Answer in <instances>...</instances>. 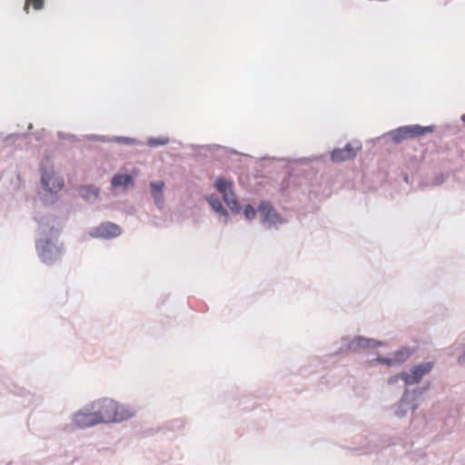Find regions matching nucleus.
I'll list each match as a JSON object with an SVG mask.
<instances>
[{"mask_svg":"<svg viewBox=\"0 0 465 465\" xmlns=\"http://www.w3.org/2000/svg\"><path fill=\"white\" fill-rule=\"evenodd\" d=\"M101 423L121 421L131 418L134 411L111 399H100L92 403Z\"/></svg>","mask_w":465,"mask_h":465,"instance_id":"obj_1","label":"nucleus"},{"mask_svg":"<svg viewBox=\"0 0 465 465\" xmlns=\"http://www.w3.org/2000/svg\"><path fill=\"white\" fill-rule=\"evenodd\" d=\"M217 191L223 195L224 203L234 213H238L240 210L238 201L232 191V183L224 179L218 178L214 183Z\"/></svg>","mask_w":465,"mask_h":465,"instance_id":"obj_2","label":"nucleus"},{"mask_svg":"<svg viewBox=\"0 0 465 465\" xmlns=\"http://www.w3.org/2000/svg\"><path fill=\"white\" fill-rule=\"evenodd\" d=\"M42 185L50 193H57L64 186V181L54 172L53 167L43 165L42 169Z\"/></svg>","mask_w":465,"mask_h":465,"instance_id":"obj_3","label":"nucleus"},{"mask_svg":"<svg viewBox=\"0 0 465 465\" xmlns=\"http://www.w3.org/2000/svg\"><path fill=\"white\" fill-rule=\"evenodd\" d=\"M432 367H433V365L431 362H425V363L414 366L411 370L410 373L402 372V373L399 374L398 376H396L395 378L396 379L400 378V379L403 380L407 385L418 383L424 375H426L427 373H429L431 371Z\"/></svg>","mask_w":465,"mask_h":465,"instance_id":"obj_4","label":"nucleus"},{"mask_svg":"<svg viewBox=\"0 0 465 465\" xmlns=\"http://www.w3.org/2000/svg\"><path fill=\"white\" fill-rule=\"evenodd\" d=\"M74 423L78 428H85L101 422L91 404L74 414Z\"/></svg>","mask_w":465,"mask_h":465,"instance_id":"obj_5","label":"nucleus"},{"mask_svg":"<svg viewBox=\"0 0 465 465\" xmlns=\"http://www.w3.org/2000/svg\"><path fill=\"white\" fill-rule=\"evenodd\" d=\"M61 248L53 244L49 241L45 242V243L41 247L40 258L45 263L55 262L61 257Z\"/></svg>","mask_w":465,"mask_h":465,"instance_id":"obj_6","label":"nucleus"},{"mask_svg":"<svg viewBox=\"0 0 465 465\" xmlns=\"http://www.w3.org/2000/svg\"><path fill=\"white\" fill-rule=\"evenodd\" d=\"M357 154V150L353 148L351 145L347 144L342 149H335L331 153V160L333 162H344L347 160H351L354 158Z\"/></svg>","mask_w":465,"mask_h":465,"instance_id":"obj_7","label":"nucleus"},{"mask_svg":"<svg viewBox=\"0 0 465 465\" xmlns=\"http://www.w3.org/2000/svg\"><path fill=\"white\" fill-rule=\"evenodd\" d=\"M258 211L262 213L265 222L273 224L282 222L279 214L268 203H262Z\"/></svg>","mask_w":465,"mask_h":465,"instance_id":"obj_8","label":"nucleus"},{"mask_svg":"<svg viewBox=\"0 0 465 465\" xmlns=\"http://www.w3.org/2000/svg\"><path fill=\"white\" fill-rule=\"evenodd\" d=\"M97 235L103 238H112L120 235L121 229L118 225L106 223H103L96 229Z\"/></svg>","mask_w":465,"mask_h":465,"instance_id":"obj_9","label":"nucleus"},{"mask_svg":"<svg viewBox=\"0 0 465 465\" xmlns=\"http://www.w3.org/2000/svg\"><path fill=\"white\" fill-rule=\"evenodd\" d=\"M411 356V351L408 349H401L397 351L391 358L389 359H381L379 360L382 363L387 365H394L400 364L407 361V359Z\"/></svg>","mask_w":465,"mask_h":465,"instance_id":"obj_10","label":"nucleus"},{"mask_svg":"<svg viewBox=\"0 0 465 465\" xmlns=\"http://www.w3.org/2000/svg\"><path fill=\"white\" fill-rule=\"evenodd\" d=\"M152 196L153 197L155 203L157 204L163 202L162 192L164 187V183L163 181L151 182L150 183Z\"/></svg>","mask_w":465,"mask_h":465,"instance_id":"obj_11","label":"nucleus"},{"mask_svg":"<svg viewBox=\"0 0 465 465\" xmlns=\"http://www.w3.org/2000/svg\"><path fill=\"white\" fill-rule=\"evenodd\" d=\"M407 132H409L410 138L421 136L427 133H432V126H420V125H408Z\"/></svg>","mask_w":465,"mask_h":465,"instance_id":"obj_12","label":"nucleus"},{"mask_svg":"<svg viewBox=\"0 0 465 465\" xmlns=\"http://www.w3.org/2000/svg\"><path fill=\"white\" fill-rule=\"evenodd\" d=\"M381 342L373 340L365 339L362 337L356 338L352 342L351 346L354 348H369L381 346Z\"/></svg>","mask_w":465,"mask_h":465,"instance_id":"obj_13","label":"nucleus"},{"mask_svg":"<svg viewBox=\"0 0 465 465\" xmlns=\"http://www.w3.org/2000/svg\"><path fill=\"white\" fill-rule=\"evenodd\" d=\"M132 176L129 174H116L112 179V185L114 187L127 186L132 183Z\"/></svg>","mask_w":465,"mask_h":465,"instance_id":"obj_14","label":"nucleus"},{"mask_svg":"<svg viewBox=\"0 0 465 465\" xmlns=\"http://www.w3.org/2000/svg\"><path fill=\"white\" fill-rule=\"evenodd\" d=\"M208 202L213 211L220 213L226 217L228 216V212L223 207L222 203L217 198L210 197L208 198Z\"/></svg>","mask_w":465,"mask_h":465,"instance_id":"obj_15","label":"nucleus"},{"mask_svg":"<svg viewBox=\"0 0 465 465\" xmlns=\"http://www.w3.org/2000/svg\"><path fill=\"white\" fill-rule=\"evenodd\" d=\"M392 138L395 142H401L404 139L410 138L409 132H407V126L398 128L392 133Z\"/></svg>","mask_w":465,"mask_h":465,"instance_id":"obj_16","label":"nucleus"},{"mask_svg":"<svg viewBox=\"0 0 465 465\" xmlns=\"http://www.w3.org/2000/svg\"><path fill=\"white\" fill-rule=\"evenodd\" d=\"M81 194L86 198H90V197L97 198L98 197V190L92 186L83 187L81 189Z\"/></svg>","mask_w":465,"mask_h":465,"instance_id":"obj_17","label":"nucleus"},{"mask_svg":"<svg viewBox=\"0 0 465 465\" xmlns=\"http://www.w3.org/2000/svg\"><path fill=\"white\" fill-rule=\"evenodd\" d=\"M168 143L169 139L166 137L150 138L147 142L148 145L152 147L165 145Z\"/></svg>","mask_w":465,"mask_h":465,"instance_id":"obj_18","label":"nucleus"},{"mask_svg":"<svg viewBox=\"0 0 465 465\" xmlns=\"http://www.w3.org/2000/svg\"><path fill=\"white\" fill-rule=\"evenodd\" d=\"M243 213H244L246 219H248V220L253 219L256 215L255 209L251 205L245 206Z\"/></svg>","mask_w":465,"mask_h":465,"instance_id":"obj_19","label":"nucleus"},{"mask_svg":"<svg viewBox=\"0 0 465 465\" xmlns=\"http://www.w3.org/2000/svg\"><path fill=\"white\" fill-rule=\"evenodd\" d=\"M45 2H25V10L28 13V9L32 5L35 10H40L43 8Z\"/></svg>","mask_w":465,"mask_h":465,"instance_id":"obj_20","label":"nucleus"},{"mask_svg":"<svg viewBox=\"0 0 465 465\" xmlns=\"http://www.w3.org/2000/svg\"><path fill=\"white\" fill-rule=\"evenodd\" d=\"M118 140L123 142V143H133L134 142V139L127 138V137H122V138H119Z\"/></svg>","mask_w":465,"mask_h":465,"instance_id":"obj_21","label":"nucleus"},{"mask_svg":"<svg viewBox=\"0 0 465 465\" xmlns=\"http://www.w3.org/2000/svg\"><path fill=\"white\" fill-rule=\"evenodd\" d=\"M460 362H465V351L463 352V354L460 356Z\"/></svg>","mask_w":465,"mask_h":465,"instance_id":"obj_22","label":"nucleus"}]
</instances>
